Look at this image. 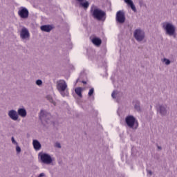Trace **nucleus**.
I'll list each match as a JSON object with an SVG mask.
<instances>
[{"label":"nucleus","mask_w":177,"mask_h":177,"mask_svg":"<svg viewBox=\"0 0 177 177\" xmlns=\"http://www.w3.org/2000/svg\"><path fill=\"white\" fill-rule=\"evenodd\" d=\"M90 13L92 17L98 21H104L107 17L106 12L97 8V6L95 5L91 6Z\"/></svg>","instance_id":"nucleus-1"},{"label":"nucleus","mask_w":177,"mask_h":177,"mask_svg":"<svg viewBox=\"0 0 177 177\" xmlns=\"http://www.w3.org/2000/svg\"><path fill=\"white\" fill-rule=\"evenodd\" d=\"M57 89L59 93L64 97L68 96V91H67V83L66 81L61 80L57 82Z\"/></svg>","instance_id":"nucleus-2"},{"label":"nucleus","mask_w":177,"mask_h":177,"mask_svg":"<svg viewBox=\"0 0 177 177\" xmlns=\"http://www.w3.org/2000/svg\"><path fill=\"white\" fill-rule=\"evenodd\" d=\"M162 27L163 30H165V33L167 34V35H169V37L175 35L176 28H175V26L172 24V23L163 22L162 24Z\"/></svg>","instance_id":"nucleus-3"},{"label":"nucleus","mask_w":177,"mask_h":177,"mask_svg":"<svg viewBox=\"0 0 177 177\" xmlns=\"http://www.w3.org/2000/svg\"><path fill=\"white\" fill-rule=\"evenodd\" d=\"M125 122L129 128H131V129H138V127H139L138 120H136V118L133 115L126 117Z\"/></svg>","instance_id":"nucleus-4"},{"label":"nucleus","mask_w":177,"mask_h":177,"mask_svg":"<svg viewBox=\"0 0 177 177\" xmlns=\"http://www.w3.org/2000/svg\"><path fill=\"white\" fill-rule=\"evenodd\" d=\"M133 37L138 42H142L145 41V38H146V34L143 30L138 28L134 30Z\"/></svg>","instance_id":"nucleus-5"},{"label":"nucleus","mask_w":177,"mask_h":177,"mask_svg":"<svg viewBox=\"0 0 177 177\" xmlns=\"http://www.w3.org/2000/svg\"><path fill=\"white\" fill-rule=\"evenodd\" d=\"M39 157H40V160L43 164H52L53 160H52V157L50 155L45 153L40 152L39 153Z\"/></svg>","instance_id":"nucleus-6"},{"label":"nucleus","mask_w":177,"mask_h":177,"mask_svg":"<svg viewBox=\"0 0 177 177\" xmlns=\"http://www.w3.org/2000/svg\"><path fill=\"white\" fill-rule=\"evenodd\" d=\"M50 118H52V115H50V113L44 110H41L40 111L39 119L41 120L43 124L44 122H47V124H49V120H50Z\"/></svg>","instance_id":"nucleus-7"},{"label":"nucleus","mask_w":177,"mask_h":177,"mask_svg":"<svg viewBox=\"0 0 177 177\" xmlns=\"http://www.w3.org/2000/svg\"><path fill=\"white\" fill-rule=\"evenodd\" d=\"M157 112L160 113L161 117H167L169 114L167 109V104H158L157 107Z\"/></svg>","instance_id":"nucleus-8"},{"label":"nucleus","mask_w":177,"mask_h":177,"mask_svg":"<svg viewBox=\"0 0 177 177\" xmlns=\"http://www.w3.org/2000/svg\"><path fill=\"white\" fill-rule=\"evenodd\" d=\"M20 38L24 41V42H26V41H28V39H30V32L28 31V29L26 28H23L21 30Z\"/></svg>","instance_id":"nucleus-9"},{"label":"nucleus","mask_w":177,"mask_h":177,"mask_svg":"<svg viewBox=\"0 0 177 177\" xmlns=\"http://www.w3.org/2000/svg\"><path fill=\"white\" fill-rule=\"evenodd\" d=\"M116 21L120 24L125 23V13L122 10H119L116 13Z\"/></svg>","instance_id":"nucleus-10"},{"label":"nucleus","mask_w":177,"mask_h":177,"mask_svg":"<svg viewBox=\"0 0 177 177\" xmlns=\"http://www.w3.org/2000/svg\"><path fill=\"white\" fill-rule=\"evenodd\" d=\"M18 15L21 19H28L29 15L28 10L24 7H21L18 11Z\"/></svg>","instance_id":"nucleus-11"},{"label":"nucleus","mask_w":177,"mask_h":177,"mask_svg":"<svg viewBox=\"0 0 177 177\" xmlns=\"http://www.w3.org/2000/svg\"><path fill=\"white\" fill-rule=\"evenodd\" d=\"M8 115L11 120H12V121H17L19 120V114L17 113V111H16V110H10L8 111Z\"/></svg>","instance_id":"nucleus-12"},{"label":"nucleus","mask_w":177,"mask_h":177,"mask_svg":"<svg viewBox=\"0 0 177 177\" xmlns=\"http://www.w3.org/2000/svg\"><path fill=\"white\" fill-rule=\"evenodd\" d=\"M111 97L115 100V102H120V99H121V93L118 91H113L111 94Z\"/></svg>","instance_id":"nucleus-13"},{"label":"nucleus","mask_w":177,"mask_h":177,"mask_svg":"<svg viewBox=\"0 0 177 177\" xmlns=\"http://www.w3.org/2000/svg\"><path fill=\"white\" fill-rule=\"evenodd\" d=\"M40 30L44 32H50L53 30V27L50 25H43L40 27Z\"/></svg>","instance_id":"nucleus-14"},{"label":"nucleus","mask_w":177,"mask_h":177,"mask_svg":"<svg viewBox=\"0 0 177 177\" xmlns=\"http://www.w3.org/2000/svg\"><path fill=\"white\" fill-rule=\"evenodd\" d=\"M76 2H78V3L80 4V6H81L82 8H84V9H88V8H89V1H85L84 2V1L85 0H75Z\"/></svg>","instance_id":"nucleus-15"},{"label":"nucleus","mask_w":177,"mask_h":177,"mask_svg":"<svg viewBox=\"0 0 177 177\" xmlns=\"http://www.w3.org/2000/svg\"><path fill=\"white\" fill-rule=\"evenodd\" d=\"M32 145L33 148L35 149V150H36V151H39V149L42 147V145H41V142H39L38 140H33Z\"/></svg>","instance_id":"nucleus-16"},{"label":"nucleus","mask_w":177,"mask_h":177,"mask_svg":"<svg viewBox=\"0 0 177 177\" xmlns=\"http://www.w3.org/2000/svg\"><path fill=\"white\" fill-rule=\"evenodd\" d=\"M17 114L22 118H25V117H27V111L24 108H19L17 110Z\"/></svg>","instance_id":"nucleus-17"},{"label":"nucleus","mask_w":177,"mask_h":177,"mask_svg":"<svg viewBox=\"0 0 177 177\" xmlns=\"http://www.w3.org/2000/svg\"><path fill=\"white\" fill-rule=\"evenodd\" d=\"M124 2L130 6L131 9L134 12H136V7L135 6V4H133V1H132V0H124Z\"/></svg>","instance_id":"nucleus-18"},{"label":"nucleus","mask_w":177,"mask_h":177,"mask_svg":"<svg viewBox=\"0 0 177 177\" xmlns=\"http://www.w3.org/2000/svg\"><path fill=\"white\" fill-rule=\"evenodd\" d=\"M92 42L95 46H100L102 45V39L98 37H94L92 39Z\"/></svg>","instance_id":"nucleus-19"},{"label":"nucleus","mask_w":177,"mask_h":177,"mask_svg":"<svg viewBox=\"0 0 177 177\" xmlns=\"http://www.w3.org/2000/svg\"><path fill=\"white\" fill-rule=\"evenodd\" d=\"M75 92L79 97H82V88L81 87H77L75 89Z\"/></svg>","instance_id":"nucleus-20"},{"label":"nucleus","mask_w":177,"mask_h":177,"mask_svg":"<svg viewBox=\"0 0 177 177\" xmlns=\"http://www.w3.org/2000/svg\"><path fill=\"white\" fill-rule=\"evenodd\" d=\"M134 108L137 111H140V102H137L134 105Z\"/></svg>","instance_id":"nucleus-21"},{"label":"nucleus","mask_w":177,"mask_h":177,"mask_svg":"<svg viewBox=\"0 0 177 177\" xmlns=\"http://www.w3.org/2000/svg\"><path fill=\"white\" fill-rule=\"evenodd\" d=\"M162 62L166 64V66H169V64H171V61L167 58H164Z\"/></svg>","instance_id":"nucleus-22"},{"label":"nucleus","mask_w":177,"mask_h":177,"mask_svg":"<svg viewBox=\"0 0 177 177\" xmlns=\"http://www.w3.org/2000/svg\"><path fill=\"white\" fill-rule=\"evenodd\" d=\"M95 93V88H91L89 91H88V95L89 97L92 96V95H93V93Z\"/></svg>","instance_id":"nucleus-23"},{"label":"nucleus","mask_w":177,"mask_h":177,"mask_svg":"<svg viewBox=\"0 0 177 177\" xmlns=\"http://www.w3.org/2000/svg\"><path fill=\"white\" fill-rule=\"evenodd\" d=\"M11 141L12 145H15L16 146L19 145V143H17V141L15 140V137L11 138Z\"/></svg>","instance_id":"nucleus-24"},{"label":"nucleus","mask_w":177,"mask_h":177,"mask_svg":"<svg viewBox=\"0 0 177 177\" xmlns=\"http://www.w3.org/2000/svg\"><path fill=\"white\" fill-rule=\"evenodd\" d=\"M138 3H139L140 8H142V7H143V6H146V4H145V2L143 1V0H140Z\"/></svg>","instance_id":"nucleus-25"},{"label":"nucleus","mask_w":177,"mask_h":177,"mask_svg":"<svg viewBox=\"0 0 177 177\" xmlns=\"http://www.w3.org/2000/svg\"><path fill=\"white\" fill-rule=\"evenodd\" d=\"M36 85H37L38 86H41L42 85V80H37L36 81Z\"/></svg>","instance_id":"nucleus-26"},{"label":"nucleus","mask_w":177,"mask_h":177,"mask_svg":"<svg viewBox=\"0 0 177 177\" xmlns=\"http://www.w3.org/2000/svg\"><path fill=\"white\" fill-rule=\"evenodd\" d=\"M16 151L17 153H20L21 151V148H20V147H19V145H17V147H16Z\"/></svg>","instance_id":"nucleus-27"},{"label":"nucleus","mask_w":177,"mask_h":177,"mask_svg":"<svg viewBox=\"0 0 177 177\" xmlns=\"http://www.w3.org/2000/svg\"><path fill=\"white\" fill-rule=\"evenodd\" d=\"M55 147H57L58 149H62V145L59 142H56Z\"/></svg>","instance_id":"nucleus-28"},{"label":"nucleus","mask_w":177,"mask_h":177,"mask_svg":"<svg viewBox=\"0 0 177 177\" xmlns=\"http://www.w3.org/2000/svg\"><path fill=\"white\" fill-rule=\"evenodd\" d=\"M80 80H82V73H81L80 75V77L78 79H77L76 83L78 82V81H80Z\"/></svg>","instance_id":"nucleus-29"},{"label":"nucleus","mask_w":177,"mask_h":177,"mask_svg":"<svg viewBox=\"0 0 177 177\" xmlns=\"http://www.w3.org/2000/svg\"><path fill=\"white\" fill-rule=\"evenodd\" d=\"M45 174L44 173H41L38 177H44Z\"/></svg>","instance_id":"nucleus-30"},{"label":"nucleus","mask_w":177,"mask_h":177,"mask_svg":"<svg viewBox=\"0 0 177 177\" xmlns=\"http://www.w3.org/2000/svg\"><path fill=\"white\" fill-rule=\"evenodd\" d=\"M47 98L50 100V102H53V100L50 96H48Z\"/></svg>","instance_id":"nucleus-31"},{"label":"nucleus","mask_w":177,"mask_h":177,"mask_svg":"<svg viewBox=\"0 0 177 177\" xmlns=\"http://www.w3.org/2000/svg\"><path fill=\"white\" fill-rule=\"evenodd\" d=\"M157 147H158V150H162V147H161V146L158 145Z\"/></svg>","instance_id":"nucleus-32"},{"label":"nucleus","mask_w":177,"mask_h":177,"mask_svg":"<svg viewBox=\"0 0 177 177\" xmlns=\"http://www.w3.org/2000/svg\"><path fill=\"white\" fill-rule=\"evenodd\" d=\"M148 174H149V175L151 176L153 173L151 172V171L149 170V171H148Z\"/></svg>","instance_id":"nucleus-33"},{"label":"nucleus","mask_w":177,"mask_h":177,"mask_svg":"<svg viewBox=\"0 0 177 177\" xmlns=\"http://www.w3.org/2000/svg\"><path fill=\"white\" fill-rule=\"evenodd\" d=\"M82 84H86V81H82Z\"/></svg>","instance_id":"nucleus-34"}]
</instances>
